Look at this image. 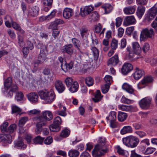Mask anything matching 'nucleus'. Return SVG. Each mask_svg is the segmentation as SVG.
I'll use <instances>...</instances> for the list:
<instances>
[{
    "label": "nucleus",
    "instance_id": "393cba45",
    "mask_svg": "<svg viewBox=\"0 0 157 157\" xmlns=\"http://www.w3.org/2000/svg\"><path fill=\"white\" fill-rule=\"evenodd\" d=\"M12 78L10 77L5 79L4 82V86L5 88L4 89H9L11 88L13 85L15 84H12Z\"/></svg>",
    "mask_w": 157,
    "mask_h": 157
},
{
    "label": "nucleus",
    "instance_id": "f8f14e48",
    "mask_svg": "<svg viewBox=\"0 0 157 157\" xmlns=\"http://www.w3.org/2000/svg\"><path fill=\"white\" fill-rule=\"evenodd\" d=\"M133 69L132 65L129 63H125L123 65L121 71L124 75H126L130 72Z\"/></svg>",
    "mask_w": 157,
    "mask_h": 157
},
{
    "label": "nucleus",
    "instance_id": "c03bdc74",
    "mask_svg": "<svg viewBox=\"0 0 157 157\" xmlns=\"http://www.w3.org/2000/svg\"><path fill=\"white\" fill-rule=\"evenodd\" d=\"M9 123L6 121H5L0 127V129L2 132H7V127Z\"/></svg>",
    "mask_w": 157,
    "mask_h": 157
},
{
    "label": "nucleus",
    "instance_id": "dca6fc26",
    "mask_svg": "<svg viewBox=\"0 0 157 157\" xmlns=\"http://www.w3.org/2000/svg\"><path fill=\"white\" fill-rule=\"evenodd\" d=\"M74 14L73 9L69 8H65L63 12V17L66 19H69Z\"/></svg>",
    "mask_w": 157,
    "mask_h": 157
},
{
    "label": "nucleus",
    "instance_id": "bf43d9fd",
    "mask_svg": "<svg viewBox=\"0 0 157 157\" xmlns=\"http://www.w3.org/2000/svg\"><path fill=\"white\" fill-rule=\"evenodd\" d=\"M8 34L10 38L13 39L16 37V35L13 30L9 29L7 31Z\"/></svg>",
    "mask_w": 157,
    "mask_h": 157
},
{
    "label": "nucleus",
    "instance_id": "c9c22d12",
    "mask_svg": "<svg viewBox=\"0 0 157 157\" xmlns=\"http://www.w3.org/2000/svg\"><path fill=\"white\" fill-rule=\"evenodd\" d=\"M68 155L70 157H78L79 152L76 150L71 149L69 151Z\"/></svg>",
    "mask_w": 157,
    "mask_h": 157
},
{
    "label": "nucleus",
    "instance_id": "6ab92c4d",
    "mask_svg": "<svg viewBox=\"0 0 157 157\" xmlns=\"http://www.w3.org/2000/svg\"><path fill=\"white\" fill-rule=\"evenodd\" d=\"M29 100L32 103H36L38 100V96L35 92H31L27 95Z\"/></svg>",
    "mask_w": 157,
    "mask_h": 157
},
{
    "label": "nucleus",
    "instance_id": "58836bf2",
    "mask_svg": "<svg viewBox=\"0 0 157 157\" xmlns=\"http://www.w3.org/2000/svg\"><path fill=\"white\" fill-rule=\"evenodd\" d=\"M24 95L22 93L21 91L16 93L15 97V99L17 101H20L23 100Z\"/></svg>",
    "mask_w": 157,
    "mask_h": 157
},
{
    "label": "nucleus",
    "instance_id": "09e8293b",
    "mask_svg": "<svg viewBox=\"0 0 157 157\" xmlns=\"http://www.w3.org/2000/svg\"><path fill=\"white\" fill-rule=\"evenodd\" d=\"M86 84L88 86H92L94 84L93 79L91 77H87L85 79Z\"/></svg>",
    "mask_w": 157,
    "mask_h": 157
},
{
    "label": "nucleus",
    "instance_id": "412c9836",
    "mask_svg": "<svg viewBox=\"0 0 157 157\" xmlns=\"http://www.w3.org/2000/svg\"><path fill=\"white\" fill-rule=\"evenodd\" d=\"M119 62L118 55L117 54H116L108 60V65H111L113 66H115Z\"/></svg>",
    "mask_w": 157,
    "mask_h": 157
},
{
    "label": "nucleus",
    "instance_id": "2f4dec72",
    "mask_svg": "<svg viewBox=\"0 0 157 157\" xmlns=\"http://www.w3.org/2000/svg\"><path fill=\"white\" fill-rule=\"evenodd\" d=\"M135 10L136 9L134 6H129L125 8L124 11L125 14H132L134 13Z\"/></svg>",
    "mask_w": 157,
    "mask_h": 157
},
{
    "label": "nucleus",
    "instance_id": "ddd939ff",
    "mask_svg": "<svg viewBox=\"0 0 157 157\" xmlns=\"http://www.w3.org/2000/svg\"><path fill=\"white\" fill-rule=\"evenodd\" d=\"M94 10V7L91 6H85L84 8L80 9V13L82 17L89 14Z\"/></svg>",
    "mask_w": 157,
    "mask_h": 157
},
{
    "label": "nucleus",
    "instance_id": "4468645a",
    "mask_svg": "<svg viewBox=\"0 0 157 157\" xmlns=\"http://www.w3.org/2000/svg\"><path fill=\"white\" fill-rule=\"evenodd\" d=\"M55 86L59 93L63 92L65 90V87L63 83L62 82L59 80H57L55 82Z\"/></svg>",
    "mask_w": 157,
    "mask_h": 157
},
{
    "label": "nucleus",
    "instance_id": "69168bd1",
    "mask_svg": "<svg viewBox=\"0 0 157 157\" xmlns=\"http://www.w3.org/2000/svg\"><path fill=\"white\" fill-rule=\"evenodd\" d=\"M60 32L58 29L52 30V34L55 39L57 37L59 34Z\"/></svg>",
    "mask_w": 157,
    "mask_h": 157
},
{
    "label": "nucleus",
    "instance_id": "4d7b16f0",
    "mask_svg": "<svg viewBox=\"0 0 157 157\" xmlns=\"http://www.w3.org/2000/svg\"><path fill=\"white\" fill-rule=\"evenodd\" d=\"M72 82L73 79L71 77L67 78L65 80V83L67 87H70L73 83Z\"/></svg>",
    "mask_w": 157,
    "mask_h": 157
},
{
    "label": "nucleus",
    "instance_id": "6e6552de",
    "mask_svg": "<svg viewBox=\"0 0 157 157\" xmlns=\"http://www.w3.org/2000/svg\"><path fill=\"white\" fill-rule=\"evenodd\" d=\"M152 99L149 97H145L141 100L139 104L140 108L144 109H148L151 104Z\"/></svg>",
    "mask_w": 157,
    "mask_h": 157
},
{
    "label": "nucleus",
    "instance_id": "cd10ccee",
    "mask_svg": "<svg viewBox=\"0 0 157 157\" xmlns=\"http://www.w3.org/2000/svg\"><path fill=\"white\" fill-rule=\"evenodd\" d=\"M122 88L123 89L131 94H133L134 90L131 86L126 83L123 84Z\"/></svg>",
    "mask_w": 157,
    "mask_h": 157
},
{
    "label": "nucleus",
    "instance_id": "aec40b11",
    "mask_svg": "<svg viewBox=\"0 0 157 157\" xmlns=\"http://www.w3.org/2000/svg\"><path fill=\"white\" fill-rule=\"evenodd\" d=\"M132 48L134 56L136 55H139L141 52V48L137 42H135L132 43Z\"/></svg>",
    "mask_w": 157,
    "mask_h": 157
},
{
    "label": "nucleus",
    "instance_id": "4be33fe9",
    "mask_svg": "<svg viewBox=\"0 0 157 157\" xmlns=\"http://www.w3.org/2000/svg\"><path fill=\"white\" fill-rule=\"evenodd\" d=\"M136 71L133 74L134 78L137 80L140 78L144 74V71L142 70L139 69L138 67L136 68Z\"/></svg>",
    "mask_w": 157,
    "mask_h": 157
},
{
    "label": "nucleus",
    "instance_id": "a878e982",
    "mask_svg": "<svg viewBox=\"0 0 157 157\" xmlns=\"http://www.w3.org/2000/svg\"><path fill=\"white\" fill-rule=\"evenodd\" d=\"M133 132L132 128L130 126H124L121 130L120 132L122 135H124L127 133H131Z\"/></svg>",
    "mask_w": 157,
    "mask_h": 157
},
{
    "label": "nucleus",
    "instance_id": "2eb2a0df",
    "mask_svg": "<svg viewBox=\"0 0 157 157\" xmlns=\"http://www.w3.org/2000/svg\"><path fill=\"white\" fill-rule=\"evenodd\" d=\"M39 8L37 6H33L30 8L28 11V15L32 17H36L39 14Z\"/></svg>",
    "mask_w": 157,
    "mask_h": 157
},
{
    "label": "nucleus",
    "instance_id": "37998d69",
    "mask_svg": "<svg viewBox=\"0 0 157 157\" xmlns=\"http://www.w3.org/2000/svg\"><path fill=\"white\" fill-rule=\"evenodd\" d=\"M17 127V126L16 124H11L7 128L6 132H8L9 133H13L16 129Z\"/></svg>",
    "mask_w": 157,
    "mask_h": 157
},
{
    "label": "nucleus",
    "instance_id": "4c0bfd02",
    "mask_svg": "<svg viewBox=\"0 0 157 157\" xmlns=\"http://www.w3.org/2000/svg\"><path fill=\"white\" fill-rule=\"evenodd\" d=\"M80 33L82 38L83 39L89 34L88 29L87 28L82 27L80 29Z\"/></svg>",
    "mask_w": 157,
    "mask_h": 157
},
{
    "label": "nucleus",
    "instance_id": "5fc2aeb1",
    "mask_svg": "<svg viewBox=\"0 0 157 157\" xmlns=\"http://www.w3.org/2000/svg\"><path fill=\"white\" fill-rule=\"evenodd\" d=\"M126 50L128 52V56L130 59H135L136 58H134V54H133V50H131V48L130 46H128Z\"/></svg>",
    "mask_w": 157,
    "mask_h": 157
},
{
    "label": "nucleus",
    "instance_id": "e433bc0d",
    "mask_svg": "<svg viewBox=\"0 0 157 157\" xmlns=\"http://www.w3.org/2000/svg\"><path fill=\"white\" fill-rule=\"evenodd\" d=\"M44 139V138L41 137L40 136H37L33 139V141L35 144H42Z\"/></svg>",
    "mask_w": 157,
    "mask_h": 157
},
{
    "label": "nucleus",
    "instance_id": "a211bd4d",
    "mask_svg": "<svg viewBox=\"0 0 157 157\" xmlns=\"http://www.w3.org/2000/svg\"><path fill=\"white\" fill-rule=\"evenodd\" d=\"M61 51L63 53H66L71 56L73 53V45L72 44L64 45L62 48Z\"/></svg>",
    "mask_w": 157,
    "mask_h": 157
},
{
    "label": "nucleus",
    "instance_id": "1a4fd4ad",
    "mask_svg": "<svg viewBox=\"0 0 157 157\" xmlns=\"http://www.w3.org/2000/svg\"><path fill=\"white\" fill-rule=\"evenodd\" d=\"M18 90V87L16 85H13L10 90L8 89H2V91L3 94L6 97H11L13 95V93L16 92Z\"/></svg>",
    "mask_w": 157,
    "mask_h": 157
},
{
    "label": "nucleus",
    "instance_id": "bb28decb",
    "mask_svg": "<svg viewBox=\"0 0 157 157\" xmlns=\"http://www.w3.org/2000/svg\"><path fill=\"white\" fill-rule=\"evenodd\" d=\"M101 7L105 10V14H108L110 13L113 10V7L109 4H105L103 5Z\"/></svg>",
    "mask_w": 157,
    "mask_h": 157
},
{
    "label": "nucleus",
    "instance_id": "f704fd0d",
    "mask_svg": "<svg viewBox=\"0 0 157 157\" xmlns=\"http://www.w3.org/2000/svg\"><path fill=\"white\" fill-rule=\"evenodd\" d=\"M116 113L115 112H111L108 117H106V119L107 121L110 120V121H116Z\"/></svg>",
    "mask_w": 157,
    "mask_h": 157
},
{
    "label": "nucleus",
    "instance_id": "c85d7f7f",
    "mask_svg": "<svg viewBox=\"0 0 157 157\" xmlns=\"http://www.w3.org/2000/svg\"><path fill=\"white\" fill-rule=\"evenodd\" d=\"M73 62L71 61L69 63H67L66 61L64 62L63 67L62 70L65 72H67L69 70L71 69L73 66Z\"/></svg>",
    "mask_w": 157,
    "mask_h": 157
},
{
    "label": "nucleus",
    "instance_id": "f03ea898",
    "mask_svg": "<svg viewBox=\"0 0 157 157\" xmlns=\"http://www.w3.org/2000/svg\"><path fill=\"white\" fill-rule=\"evenodd\" d=\"M38 94L40 98L47 104L52 103L56 97L54 91L52 89L49 91L40 90L38 92Z\"/></svg>",
    "mask_w": 157,
    "mask_h": 157
},
{
    "label": "nucleus",
    "instance_id": "9d476101",
    "mask_svg": "<svg viewBox=\"0 0 157 157\" xmlns=\"http://www.w3.org/2000/svg\"><path fill=\"white\" fill-rule=\"evenodd\" d=\"M11 138V136L9 134H3L0 135L1 142L3 144V145L6 146L11 142L10 139Z\"/></svg>",
    "mask_w": 157,
    "mask_h": 157
},
{
    "label": "nucleus",
    "instance_id": "e2e57ef3",
    "mask_svg": "<svg viewBox=\"0 0 157 157\" xmlns=\"http://www.w3.org/2000/svg\"><path fill=\"white\" fill-rule=\"evenodd\" d=\"M62 123V121L61 118L57 116L54 119L53 123L60 126Z\"/></svg>",
    "mask_w": 157,
    "mask_h": 157
},
{
    "label": "nucleus",
    "instance_id": "864d4df0",
    "mask_svg": "<svg viewBox=\"0 0 157 157\" xmlns=\"http://www.w3.org/2000/svg\"><path fill=\"white\" fill-rule=\"evenodd\" d=\"M12 113H19L21 111V109L16 105H12L11 107Z\"/></svg>",
    "mask_w": 157,
    "mask_h": 157
},
{
    "label": "nucleus",
    "instance_id": "680f3d73",
    "mask_svg": "<svg viewBox=\"0 0 157 157\" xmlns=\"http://www.w3.org/2000/svg\"><path fill=\"white\" fill-rule=\"evenodd\" d=\"M53 0H43V3L45 6H48L51 8L52 5Z\"/></svg>",
    "mask_w": 157,
    "mask_h": 157
},
{
    "label": "nucleus",
    "instance_id": "6e6d98bb",
    "mask_svg": "<svg viewBox=\"0 0 157 157\" xmlns=\"http://www.w3.org/2000/svg\"><path fill=\"white\" fill-rule=\"evenodd\" d=\"M118 40L115 39H113L111 42V48L113 50H115L118 46Z\"/></svg>",
    "mask_w": 157,
    "mask_h": 157
},
{
    "label": "nucleus",
    "instance_id": "a19ab883",
    "mask_svg": "<svg viewBox=\"0 0 157 157\" xmlns=\"http://www.w3.org/2000/svg\"><path fill=\"white\" fill-rule=\"evenodd\" d=\"M119 108L121 110L126 111H130L132 110V107L131 105H119Z\"/></svg>",
    "mask_w": 157,
    "mask_h": 157
},
{
    "label": "nucleus",
    "instance_id": "72a5a7b5",
    "mask_svg": "<svg viewBox=\"0 0 157 157\" xmlns=\"http://www.w3.org/2000/svg\"><path fill=\"white\" fill-rule=\"evenodd\" d=\"M99 17L98 12L96 11H94L91 13L90 19H91L92 21L93 22L98 20Z\"/></svg>",
    "mask_w": 157,
    "mask_h": 157
},
{
    "label": "nucleus",
    "instance_id": "774afa93",
    "mask_svg": "<svg viewBox=\"0 0 157 157\" xmlns=\"http://www.w3.org/2000/svg\"><path fill=\"white\" fill-rule=\"evenodd\" d=\"M56 12V10H53L47 16V17L48 18L49 20L54 18L55 16Z\"/></svg>",
    "mask_w": 157,
    "mask_h": 157
},
{
    "label": "nucleus",
    "instance_id": "b1692460",
    "mask_svg": "<svg viewBox=\"0 0 157 157\" xmlns=\"http://www.w3.org/2000/svg\"><path fill=\"white\" fill-rule=\"evenodd\" d=\"M145 10V7L141 5L138 6L136 11V14L139 18H141L143 15Z\"/></svg>",
    "mask_w": 157,
    "mask_h": 157
},
{
    "label": "nucleus",
    "instance_id": "5701e85b",
    "mask_svg": "<svg viewBox=\"0 0 157 157\" xmlns=\"http://www.w3.org/2000/svg\"><path fill=\"white\" fill-rule=\"evenodd\" d=\"M103 96L101 95L99 90H98L95 92L94 98H92V100L95 103L98 102L102 99Z\"/></svg>",
    "mask_w": 157,
    "mask_h": 157
},
{
    "label": "nucleus",
    "instance_id": "39448f33",
    "mask_svg": "<svg viewBox=\"0 0 157 157\" xmlns=\"http://www.w3.org/2000/svg\"><path fill=\"white\" fill-rule=\"evenodd\" d=\"M154 33V31L151 28H147L143 29L141 32L140 40L143 41L147 38L152 37Z\"/></svg>",
    "mask_w": 157,
    "mask_h": 157
},
{
    "label": "nucleus",
    "instance_id": "79ce46f5",
    "mask_svg": "<svg viewBox=\"0 0 157 157\" xmlns=\"http://www.w3.org/2000/svg\"><path fill=\"white\" fill-rule=\"evenodd\" d=\"M18 43L21 47H25V43L24 42L23 37L20 35L18 34L17 36Z\"/></svg>",
    "mask_w": 157,
    "mask_h": 157
},
{
    "label": "nucleus",
    "instance_id": "ea45409f",
    "mask_svg": "<svg viewBox=\"0 0 157 157\" xmlns=\"http://www.w3.org/2000/svg\"><path fill=\"white\" fill-rule=\"evenodd\" d=\"M49 129L50 131L51 132H57L60 130V127L59 125L53 123L50 126Z\"/></svg>",
    "mask_w": 157,
    "mask_h": 157
},
{
    "label": "nucleus",
    "instance_id": "a18cd8bd",
    "mask_svg": "<svg viewBox=\"0 0 157 157\" xmlns=\"http://www.w3.org/2000/svg\"><path fill=\"white\" fill-rule=\"evenodd\" d=\"M15 146L18 148H25L26 147V146L24 144L22 140H19L15 142Z\"/></svg>",
    "mask_w": 157,
    "mask_h": 157
},
{
    "label": "nucleus",
    "instance_id": "20e7f679",
    "mask_svg": "<svg viewBox=\"0 0 157 157\" xmlns=\"http://www.w3.org/2000/svg\"><path fill=\"white\" fill-rule=\"evenodd\" d=\"M35 119L41 121H45L47 125V121H50L53 118V115L50 111L43 112L41 114L37 117H35Z\"/></svg>",
    "mask_w": 157,
    "mask_h": 157
},
{
    "label": "nucleus",
    "instance_id": "13d9d810",
    "mask_svg": "<svg viewBox=\"0 0 157 157\" xmlns=\"http://www.w3.org/2000/svg\"><path fill=\"white\" fill-rule=\"evenodd\" d=\"M109 85L105 84L101 87L102 92L104 94L107 93L109 90Z\"/></svg>",
    "mask_w": 157,
    "mask_h": 157
},
{
    "label": "nucleus",
    "instance_id": "052dcab7",
    "mask_svg": "<svg viewBox=\"0 0 157 157\" xmlns=\"http://www.w3.org/2000/svg\"><path fill=\"white\" fill-rule=\"evenodd\" d=\"M104 80L106 83V84L110 85L112 82V77L110 75H107L105 76Z\"/></svg>",
    "mask_w": 157,
    "mask_h": 157
},
{
    "label": "nucleus",
    "instance_id": "7c9ffc66",
    "mask_svg": "<svg viewBox=\"0 0 157 157\" xmlns=\"http://www.w3.org/2000/svg\"><path fill=\"white\" fill-rule=\"evenodd\" d=\"M78 82L76 81L74 82L70 86L69 90L72 93L75 92L78 90Z\"/></svg>",
    "mask_w": 157,
    "mask_h": 157
},
{
    "label": "nucleus",
    "instance_id": "c756f323",
    "mask_svg": "<svg viewBox=\"0 0 157 157\" xmlns=\"http://www.w3.org/2000/svg\"><path fill=\"white\" fill-rule=\"evenodd\" d=\"M128 116L126 113L119 111L118 112V119L120 122L124 121L127 118Z\"/></svg>",
    "mask_w": 157,
    "mask_h": 157
},
{
    "label": "nucleus",
    "instance_id": "473e14b6",
    "mask_svg": "<svg viewBox=\"0 0 157 157\" xmlns=\"http://www.w3.org/2000/svg\"><path fill=\"white\" fill-rule=\"evenodd\" d=\"M72 41L75 47L79 52H81L82 48L80 46L81 43L80 41L76 38H73L72 39Z\"/></svg>",
    "mask_w": 157,
    "mask_h": 157
},
{
    "label": "nucleus",
    "instance_id": "f3484780",
    "mask_svg": "<svg viewBox=\"0 0 157 157\" xmlns=\"http://www.w3.org/2000/svg\"><path fill=\"white\" fill-rule=\"evenodd\" d=\"M136 22L133 16H127L125 18L124 21V24L126 26L135 24Z\"/></svg>",
    "mask_w": 157,
    "mask_h": 157
},
{
    "label": "nucleus",
    "instance_id": "338daca9",
    "mask_svg": "<svg viewBox=\"0 0 157 157\" xmlns=\"http://www.w3.org/2000/svg\"><path fill=\"white\" fill-rule=\"evenodd\" d=\"M44 143L46 145H50L53 142V140L52 137L49 136L45 140H44Z\"/></svg>",
    "mask_w": 157,
    "mask_h": 157
},
{
    "label": "nucleus",
    "instance_id": "9b49d317",
    "mask_svg": "<svg viewBox=\"0 0 157 157\" xmlns=\"http://www.w3.org/2000/svg\"><path fill=\"white\" fill-rule=\"evenodd\" d=\"M33 120L37 122L35 132L36 134H38L41 131L42 127L47 125L45 121H41L36 119H35L34 117L33 118Z\"/></svg>",
    "mask_w": 157,
    "mask_h": 157
},
{
    "label": "nucleus",
    "instance_id": "0eeeda50",
    "mask_svg": "<svg viewBox=\"0 0 157 157\" xmlns=\"http://www.w3.org/2000/svg\"><path fill=\"white\" fill-rule=\"evenodd\" d=\"M41 47L43 46V44L40 43L38 44V48H40V52L38 57V60L34 62L35 64H40L44 63L47 58V54L45 53L44 51L42 49V48L39 47L38 46Z\"/></svg>",
    "mask_w": 157,
    "mask_h": 157
},
{
    "label": "nucleus",
    "instance_id": "0e129e2a",
    "mask_svg": "<svg viewBox=\"0 0 157 157\" xmlns=\"http://www.w3.org/2000/svg\"><path fill=\"white\" fill-rule=\"evenodd\" d=\"M127 41L126 40L125 38H123L121 40L120 43V48H121L122 49L125 48L126 45Z\"/></svg>",
    "mask_w": 157,
    "mask_h": 157
},
{
    "label": "nucleus",
    "instance_id": "8fccbe9b",
    "mask_svg": "<svg viewBox=\"0 0 157 157\" xmlns=\"http://www.w3.org/2000/svg\"><path fill=\"white\" fill-rule=\"evenodd\" d=\"M152 81V78L151 76L145 77L141 81L143 85H145L147 83L151 82Z\"/></svg>",
    "mask_w": 157,
    "mask_h": 157
},
{
    "label": "nucleus",
    "instance_id": "603ef678",
    "mask_svg": "<svg viewBox=\"0 0 157 157\" xmlns=\"http://www.w3.org/2000/svg\"><path fill=\"white\" fill-rule=\"evenodd\" d=\"M156 149L154 147H147L145 151L143 152L145 155H149L155 151Z\"/></svg>",
    "mask_w": 157,
    "mask_h": 157
},
{
    "label": "nucleus",
    "instance_id": "7ed1b4c3",
    "mask_svg": "<svg viewBox=\"0 0 157 157\" xmlns=\"http://www.w3.org/2000/svg\"><path fill=\"white\" fill-rule=\"evenodd\" d=\"M122 141L123 144L126 146L134 148L137 146L139 140L137 137L131 135L123 138Z\"/></svg>",
    "mask_w": 157,
    "mask_h": 157
},
{
    "label": "nucleus",
    "instance_id": "49530a36",
    "mask_svg": "<svg viewBox=\"0 0 157 157\" xmlns=\"http://www.w3.org/2000/svg\"><path fill=\"white\" fill-rule=\"evenodd\" d=\"M91 50L92 51L93 55L94 56L95 59H97L99 56V52L98 50L95 47H92Z\"/></svg>",
    "mask_w": 157,
    "mask_h": 157
},
{
    "label": "nucleus",
    "instance_id": "423d86ee",
    "mask_svg": "<svg viewBox=\"0 0 157 157\" xmlns=\"http://www.w3.org/2000/svg\"><path fill=\"white\" fill-rule=\"evenodd\" d=\"M157 14V3L150 9L145 15V20L150 21L152 20Z\"/></svg>",
    "mask_w": 157,
    "mask_h": 157
},
{
    "label": "nucleus",
    "instance_id": "f257e3e1",
    "mask_svg": "<svg viewBox=\"0 0 157 157\" xmlns=\"http://www.w3.org/2000/svg\"><path fill=\"white\" fill-rule=\"evenodd\" d=\"M105 138H99L98 144L96 145L92 151L93 155L95 157H100L105 153L108 150L105 147Z\"/></svg>",
    "mask_w": 157,
    "mask_h": 157
},
{
    "label": "nucleus",
    "instance_id": "de8ad7c7",
    "mask_svg": "<svg viewBox=\"0 0 157 157\" xmlns=\"http://www.w3.org/2000/svg\"><path fill=\"white\" fill-rule=\"evenodd\" d=\"M70 132V131L69 130L67 129H64L61 132L60 136L63 138L67 137L69 136Z\"/></svg>",
    "mask_w": 157,
    "mask_h": 157
},
{
    "label": "nucleus",
    "instance_id": "3c124183",
    "mask_svg": "<svg viewBox=\"0 0 157 157\" xmlns=\"http://www.w3.org/2000/svg\"><path fill=\"white\" fill-rule=\"evenodd\" d=\"M28 120V117H21L19 120L18 123V125L20 127L23 126Z\"/></svg>",
    "mask_w": 157,
    "mask_h": 157
}]
</instances>
